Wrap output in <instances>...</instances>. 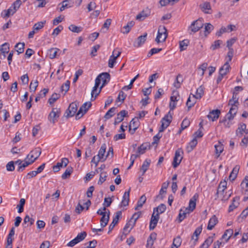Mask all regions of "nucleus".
I'll return each instance as SVG.
<instances>
[{
    "label": "nucleus",
    "instance_id": "nucleus-45",
    "mask_svg": "<svg viewBox=\"0 0 248 248\" xmlns=\"http://www.w3.org/2000/svg\"><path fill=\"white\" fill-rule=\"evenodd\" d=\"M115 110L116 108L115 107L110 108L105 115V119L108 120L111 118L114 115Z\"/></svg>",
    "mask_w": 248,
    "mask_h": 248
},
{
    "label": "nucleus",
    "instance_id": "nucleus-32",
    "mask_svg": "<svg viewBox=\"0 0 248 248\" xmlns=\"http://www.w3.org/2000/svg\"><path fill=\"white\" fill-rule=\"evenodd\" d=\"M146 197L144 195H143L140 197L139 200L138 201L137 206L135 207V210H138L140 208H141L146 202Z\"/></svg>",
    "mask_w": 248,
    "mask_h": 248
},
{
    "label": "nucleus",
    "instance_id": "nucleus-41",
    "mask_svg": "<svg viewBox=\"0 0 248 248\" xmlns=\"http://www.w3.org/2000/svg\"><path fill=\"white\" fill-rule=\"evenodd\" d=\"M213 239L212 237H208L201 245L200 248H208L210 245L213 243Z\"/></svg>",
    "mask_w": 248,
    "mask_h": 248
},
{
    "label": "nucleus",
    "instance_id": "nucleus-44",
    "mask_svg": "<svg viewBox=\"0 0 248 248\" xmlns=\"http://www.w3.org/2000/svg\"><path fill=\"white\" fill-rule=\"evenodd\" d=\"M196 99H197L196 98H193V99L191 100V96H189V97H188V98L187 100L186 103V105L187 107L188 111H189L190 110V109L193 106H194V105H195V104L196 102Z\"/></svg>",
    "mask_w": 248,
    "mask_h": 248
},
{
    "label": "nucleus",
    "instance_id": "nucleus-18",
    "mask_svg": "<svg viewBox=\"0 0 248 248\" xmlns=\"http://www.w3.org/2000/svg\"><path fill=\"white\" fill-rule=\"evenodd\" d=\"M122 215L121 211H118L116 213L115 217L113 218L112 222L109 226V231L108 233L111 232L112 229L114 228L115 226L118 223L119 217Z\"/></svg>",
    "mask_w": 248,
    "mask_h": 248
},
{
    "label": "nucleus",
    "instance_id": "nucleus-42",
    "mask_svg": "<svg viewBox=\"0 0 248 248\" xmlns=\"http://www.w3.org/2000/svg\"><path fill=\"white\" fill-rule=\"evenodd\" d=\"M237 110H236V108H230L229 112L226 115V117L229 120H232L233 119L235 115L236 114Z\"/></svg>",
    "mask_w": 248,
    "mask_h": 248
},
{
    "label": "nucleus",
    "instance_id": "nucleus-57",
    "mask_svg": "<svg viewBox=\"0 0 248 248\" xmlns=\"http://www.w3.org/2000/svg\"><path fill=\"white\" fill-rule=\"evenodd\" d=\"M34 222V219L32 218H31L29 217V215H26L24 219V222L22 224V225L24 228H26V226H24V224H26L27 223H30V226L32 225Z\"/></svg>",
    "mask_w": 248,
    "mask_h": 248
},
{
    "label": "nucleus",
    "instance_id": "nucleus-63",
    "mask_svg": "<svg viewBox=\"0 0 248 248\" xmlns=\"http://www.w3.org/2000/svg\"><path fill=\"white\" fill-rule=\"evenodd\" d=\"M126 96V95L125 94L123 91H121L119 92L118 96L116 100V102H118L119 101H121L122 102H123L124 100L125 97Z\"/></svg>",
    "mask_w": 248,
    "mask_h": 248
},
{
    "label": "nucleus",
    "instance_id": "nucleus-26",
    "mask_svg": "<svg viewBox=\"0 0 248 248\" xmlns=\"http://www.w3.org/2000/svg\"><path fill=\"white\" fill-rule=\"evenodd\" d=\"M230 66L228 62H225V63L220 68L219 71V74L226 75L229 71Z\"/></svg>",
    "mask_w": 248,
    "mask_h": 248
},
{
    "label": "nucleus",
    "instance_id": "nucleus-64",
    "mask_svg": "<svg viewBox=\"0 0 248 248\" xmlns=\"http://www.w3.org/2000/svg\"><path fill=\"white\" fill-rule=\"evenodd\" d=\"M241 186L243 189H246V191H248L247 188L248 187V176H246L242 181Z\"/></svg>",
    "mask_w": 248,
    "mask_h": 248
},
{
    "label": "nucleus",
    "instance_id": "nucleus-16",
    "mask_svg": "<svg viewBox=\"0 0 248 248\" xmlns=\"http://www.w3.org/2000/svg\"><path fill=\"white\" fill-rule=\"evenodd\" d=\"M220 112V110L218 109L213 110L209 112L207 117L209 120L215 121L218 118Z\"/></svg>",
    "mask_w": 248,
    "mask_h": 248
},
{
    "label": "nucleus",
    "instance_id": "nucleus-53",
    "mask_svg": "<svg viewBox=\"0 0 248 248\" xmlns=\"http://www.w3.org/2000/svg\"><path fill=\"white\" fill-rule=\"evenodd\" d=\"M189 124V120L186 118L184 119L181 124V129H180L179 133H181L182 131L187 128Z\"/></svg>",
    "mask_w": 248,
    "mask_h": 248
},
{
    "label": "nucleus",
    "instance_id": "nucleus-31",
    "mask_svg": "<svg viewBox=\"0 0 248 248\" xmlns=\"http://www.w3.org/2000/svg\"><path fill=\"white\" fill-rule=\"evenodd\" d=\"M60 50L57 48H51L48 50L47 54L49 58L52 59L56 57L57 54Z\"/></svg>",
    "mask_w": 248,
    "mask_h": 248
},
{
    "label": "nucleus",
    "instance_id": "nucleus-39",
    "mask_svg": "<svg viewBox=\"0 0 248 248\" xmlns=\"http://www.w3.org/2000/svg\"><path fill=\"white\" fill-rule=\"evenodd\" d=\"M73 168L72 167L69 166L65 172L62 174V179H66L69 177L71 173L73 172Z\"/></svg>",
    "mask_w": 248,
    "mask_h": 248
},
{
    "label": "nucleus",
    "instance_id": "nucleus-6",
    "mask_svg": "<svg viewBox=\"0 0 248 248\" xmlns=\"http://www.w3.org/2000/svg\"><path fill=\"white\" fill-rule=\"evenodd\" d=\"M78 107V103L77 102H74L70 104L68 109L65 111V117L69 118L74 116L77 111Z\"/></svg>",
    "mask_w": 248,
    "mask_h": 248
},
{
    "label": "nucleus",
    "instance_id": "nucleus-61",
    "mask_svg": "<svg viewBox=\"0 0 248 248\" xmlns=\"http://www.w3.org/2000/svg\"><path fill=\"white\" fill-rule=\"evenodd\" d=\"M38 86V81L37 80H35L33 82L32 81L31 82L30 85V91L35 92Z\"/></svg>",
    "mask_w": 248,
    "mask_h": 248
},
{
    "label": "nucleus",
    "instance_id": "nucleus-37",
    "mask_svg": "<svg viewBox=\"0 0 248 248\" xmlns=\"http://www.w3.org/2000/svg\"><path fill=\"white\" fill-rule=\"evenodd\" d=\"M166 209V206L165 204L162 203L160 204L158 207L154 208L153 213H155L156 212V213H158L159 215L160 214L164 213Z\"/></svg>",
    "mask_w": 248,
    "mask_h": 248
},
{
    "label": "nucleus",
    "instance_id": "nucleus-21",
    "mask_svg": "<svg viewBox=\"0 0 248 248\" xmlns=\"http://www.w3.org/2000/svg\"><path fill=\"white\" fill-rule=\"evenodd\" d=\"M246 125L245 124H241L239 125V126L237 129L236 131V135L241 137L242 136L243 133L245 132L246 133H248V132L246 131Z\"/></svg>",
    "mask_w": 248,
    "mask_h": 248
},
{
    "label": "nucleus",
    "instance_id": "nucleus-10",
    "mask_svg": "<svg viewBox=\"0 0 248 248\" xmlns=\"http://www.w3.org/2000/svg\"><path fill=\"white\" fill-rule=\"evenodd\" d=\"M198 197V195L196 193L190 199L188 206L186 208V211H188L191 212L195 209L196 205V202Z\"/></svg>",
    "mask_w": 248,
    "mask_h": 248
},
{
    "label": "nucleus",
    "instance_id": "nucleus-47",
    "mask_svg": "<svg viewBox=\"0 0 248 248\" xmlns=\"http://www.w3.org/2000/svg\"><path fill=\"white\" fill-rule=\"evenodd\" d=\"M190 212L188 211H183L182 209L180 211V213L178 216V221L179 222H182L186 217V215L187 214H189Z\"/></svg>",
    "mask_w": 248,
    "mask_h": 248
},
{
    "label": "nucleus",
    "instance_id": "nucleus-22",
    "mask_svg": "<svg viewBox=\"0 0 248 248\" xmlns=\"http://www.w3.org/2000/svg\"><path fill=\"white\" fill-rule=\"evenodd\" d=\"M217 222V218L215 215L213 216L209 221L207 229L209 230H212Z\"/></svg>",
    "mask_w": 248,
    "mask_h": 248
},
{
    "label": "nucleus",
    "instance_id": "nucleus-35",
    "mask_svg": "<svg viewBox=\"0 0 248 248\" xmlns=\"http://www.w3.org/2000/svg\"><path fill=\"white\" fill-rule=\"evenodd\" d=\"M9 50V44L7 43H5L1 45L0 51L1 54L3 55L4 58L5 57V54L8 53Z\"/></svg>",
    "mask_w": 248,
    "mask_h": 248
},
{
    "label": "nucleus",
    "instance_id": "nucleus-5",
    "mask_svg": "<svg viewBox=\"0 0 248 248\" xmlns=\"http://www.w3.org/2000/svg\"><path fill=\"white\" fill-rule=\"evenodd\" d=\"M92 103L91 102H87L84 103L79 108V109L78 111L76 118V119H79L87 111L89 108L91 107Z\"/></svg>",
    "mask_w": 248,
    "mask_h": 248
},
{
    "label": "nucleus",
    "instance_id": "nucleus-40",
    "mask_svg": "<svg viewBox=\"0 0 248 248\" xmlns=\"http://www.w3.org/2000/svg\"><path fill=\"white\" fill-rule=\"evenodd\" d=\"M183 81L182 76L180 74H178L176 77V81L173 83L174 86L177 89L180 88L181 83H182Z\"/></svg>",
    "mask_w": 248,
    "mask_h": 248
},
{
    "label": "nucleus",
    "instance_id": "nucleus-36",
    "mask_svg": "<svg viewBox=\"0 0 248 248\" xmlns=\"http://www.w3.org/2000/svg\"><path fill=\"white\" fill-rule=\"evenodd\" d=\"M151 163V160L150 159H146L141 167V170H142V175H143L146 170L148 169L150 164Z\"/></svg>",
    "mask_w": 248,
    "mask_h": 248
},
{
    "label": "nucleus",
    "instance_id": "nucleus-2",
    "mask_svg": "<svg viewBox=\"0 0 248 248\" xmlns=\"http://www.w3.org/2000/svg\"><path fill=\"white\" fill-rule=\"evenodd\" d=\"M168 37L167 30L165 26H160L158 27L157 35L155 39V42L159 44L166 41Z\"/></svg>",
    "mask_w": 248,
    "mask_h": 248
},
{
    "label": "nucleus",
    "instance_id": "nucleus-23",
    "mask_svg": "<svg viewBox=\"0 0 248 248\" xmlns=\"http://www.w3.org/2000/svg\"><path fill=\"white\" fill-rule=\"evenodd\" d=\"M200 7L202 11L205 14H211L209 10H211V5L209 2H204L202 4L200 5Z\"/></svg>",
    "mask_w": 248,
    "mask_h": 248
},
{
    "label": "nucleus",
    "instance_id": "nucleus-38",
    "mask_svg": "<svg viewBox=\"0 0 248 248\" xmlns=\"http://www.w3.org/2000/svg\"><path fill=\"white\" fill-rule=\"evenodd\" d=\"M109 215H104L102 216L100 219V225L102 228L105 227L107 226L109 221Z\"/></svg>",
    "mask_w": 248,
    "mask_h": 248
},
{
    "label": "nucleus",
    "instance_id": "nucleus-55",
    "mask_svg": "<svg viewBox=\"0 0 248 248\" xmlns=\"http://www.w3.org/2000/svg\"><path fill=\"white\" fill-rule=\"evenodd\" d=\"M139 74H138L136 75L131 81L128 85L124 86L123 87L122 90L124 91H128L130 89H131L132 87L133 84L134 82V81L139 78Z\"/></svg>",
    "mask_w": 248,
    "mask_h": 248
},
{
    "label": "nucleus",
    "instance_id": "nucleus-28",
    "mask_svg": "<svg viewBox=\"0 0 248 248\" xmlns=\"http://www.w3.org/2000/svg\"><path fill=\"white\" fill-rule=\"evenodd\" d=\"M149 146H150L148 143H142L138 147L137 151V153H138L139 155L143 154L145 152L147 148H149Z\"/></svg>",
    "mask_w": 248,
    "mask_h": 248
},
{
    "label": "nucleus",
    "instance_id": "nucleus-1",
    "mask_svg": "<svg viewBox=\"0 0 248 248\" xmlns=\"http://www.w3.org/2000/svg\"><path fill=\"white\" fill-rule=\"evenodd\" d=\"M20 6V5L18 0H16L8 9L5 10L2 12L1 16L3 18H5L13 15L19 9Z\"/></svg>",
    "mask_w": 248,
    "mask_h": 248
},
{
    "label": "nucleus",
    "instance_id": "nucleus-20",
    "mask_svg": "<svg viewBox=\"0 0 248 248\" xmlns=\"http://www.w3.org/2000/svg\"><path fill=\"white\" fill-rule=\"evenodd\" d=\"M240 198L238 196H236L232 199V203L229 206L228 212H231L234 209L237 208L239 204V201Z\"/></svg>",
    "mask_w": 248,
    "mask_h": 248
},
{
    "label": "nucleus",
    "instance_id": "nucleus-11",
    "mask_svg": "<svg viewBox=\"0 0 248 248\" xmlns=\"http://www.w3.org/2000/svg\"><path fill=\"white\" fill-rule=\"evenodd\" d=\"M150 13V10L149 8H146V9L143 10L141 12H140L138 15H137L136 19L142 21L147 17L149 16Z\"/></svg>",
    "mask_w": 248,
    "mask_h": 248
},
{
    "label": "nucleus",
    "instance_id": "nucleus-33",
    "mask_svg": "<svg viewBox=\"0 0 248 248\" xmlns=\"http://www.w3.org/2000/svg\"><path fill=\"white\" fill-rule=\"evenodd\" d=\"M204 93V87L202 86H200L196 91V94L193 95V98H196L200 99L202 98Z\"/></svg>",
    "mask_w": 248,
    "mask_h": 248
},
{
    "label": "nucleus",
    "instance_id": "nucleus-30",
    "mask_svg": "<svg viewBox=\"0 0 248 248\" xmlns=\"http://www.w3.org/2000/svg\"><path fill=\"white\" fill-rule=\"evenodd\" d=\"M227 188V182L226 181H221L218 186L217 194L221 193H224L225 190Z\"/></svg>",
    "mask_w": 248,
    "mask_h": 248
},
{
    "label": "nucleus",
    "instance_id": "nucleus-48",
    "mask_svg": "<svg viewBox=\"0 0 248 248\" xmlns=\"http://www.w3.org/2000/svg\"><path fill=\"white\" fill-rule=\"evenodd\" d=\"M25 44L24 43H18L15 46V48H16V51L17 52L18 54L22 53L24 52Z\"/></svg>",
    "mask_w": 248,
    "mask_h": 248
},
{
    "label": "nucleus",
    "instance_id": "nucleus-54",
    "mask_svg": "<svg viewBox=\"0 0 248 248\" xmlns=\"http://www.w3.org/2000/svg\"><path fill=\"white\" fill-rule=\"evenodd\" d=\"M112 202V200L110 198H105L104 199V202L103 204L104 206L102 208V210L104 211H106L107 210L106 207H109L110 205Z\"/></svg>",
    "mask_w": 248,
    "mask_h": 248
},
{
    "label": "nucleus",
    "instance_id": "nucleus-12",
    "mask_svg": "<svg viewBox=\"0 0 248 248\" xmlns=\"http://www.w3.org/2000/svg\"><path fill=\"white\" fill-rule=\"evenodd\" d=\"M159 218V217L158 213H156L155 215V213H153L150 222L149 228L150 230H153L155 228Z\"/></svg>",
    "mask_w": 248,
    "mask_h": 248
},
{
    "label": "nucleus",
    "instance_id": "nucleus-58",
    "mask_svg": "<svg viewBox=\"0 0 248 248\" xmlns=\"http://www.w3.org/2000/svg\"><path fill=\"white\" fill-rule=\"evenodd\" d=\"M31 153H32L34 156H35L33 159H34V161L38 158L41 154V149L40 147L35 148L34 150L31 152Z\"/></svg>",
    "mask_w": 248,
    "mask_h": 248
},
{
    "label": "nucleus",
    "instance_id": "nucleus-17",
    "mask_svg": "<svg viewBox=\"0 0 248 248\" xmlns=\"http://www.w3.org/2000/svg\"><path fill=\"white\" fill-rule=\"evenodd\" d=\"M135 223L130 219L126 224L124 228L123 234L126 236L127 235L135 226Z\"/></svg>",
    "mask_w": 248,
    "mask_h": 248
},
{
    "label": "nucleus",
    "instance_id": "nucleus-51",
    "mask_svg": "<svg viewBox=\"0 0 248 248\" xmlns=\"http://www.w3.org/2000/svg\"><path fill=\"white\" fill-rule=\"evenodd\" d=\"M69 29L73 32L79 33L82 31V27H78L74 24L69 26Z\"/></svg>",
    "mask_w": 248,
    "mask_h": 248
},
{
    "label": "nucleus",
    "instance_id": "nucleus-29",
    "mask_svg": "<svg viewBox=\"0 0 248 248\" xmlns=\"http://www.w3.org/2000/svg\"><path fill=\"white\" fill-rule=\"evenodd\" d=\"M215 148L217 157H218L224 150L223 145L220 141H218L217 144L215 145Z\"/></svg>",
    "mask_w": 248,
    "mask_h": 248
},
{
    "label": "nucleus",
    "instance_id": "nucleus-4",
    "mask_svg": "<svg viewBox=\"0 0 248 248\" xmlns=\"http://www.w3.org/2000/svg\"><path fill=\"white\" fill-rule=\"evenodd\" d=\"M98 76L100 78L101 80L102 81L103 83L102 85L100 87L98 92L97 93H96L95 95L94 96V99H95L97 95H98V94L101 92L102 88L109 81L110 78V75L107 72L102 73L99 75Z\"/></svg>",
    "mask_w": 248,
    "mask_h": 248
},
{
    "label": "nucleus",
    "instance_id": "nucleus-9",
    "mask_svg": "<svg viewBox=\"0 0 248 248\" xmlns=\"http://www.w3.org/2000/svg\"><path fill=\"white\" fill-rule=\"evenodd\" d=\"M183 153L182 151L178 149L175 151V155L173 158L172 165L174 168H176L181 163L182 157L181 156V153Z\"/></svg>",
    "mask_w": 248,
    "mask_h": 248
},
{
    "label": "nucleus",
    "instance_id": "nucleus-8",
    "mask_svg": "<svg viewBox=\"0 0 248 248\" xmlns=\"http://www.w3.org/2000/svg\"><path fill=\"white\" fill-rule=\"evenodd\" d=\"M139 125L140 121L139 120V118L136 117L131 121L129 125V131L131 134H133L135 132Z\"/></svg>",
    "mask_w": 248,
    "mask_h": 248
},
{
    "label": "nucleus",
    "instance_id": "nucleus-25",
    "mask_svg": "<svg viewBox=\"0 0 248 248\" xmlns=\"http://www.w3.org/2000/svg\"><path fill=\"white\" fill-rule=\"evenodd\" d=\"M240 167L238 165L235 166L229 175V179L231 181H233L236 178L238 173Z\"/></svg>",
    "mask_w": 248,
    "mask_h": 248
},
{
    "label": "nucleus",
    "instance_id": "nucleus-52",
    "mask_svg": "<svg viewBox=\"0 0 248 248\" xmlns=\"http://www.w3.org/2000/svg\"><path fill=\"white\" fill-rule=\"evenodd\" d=\"M202 230V225H201V226L198 227L194 231V232L193 233V235L191 237V239H194V236H196V238L195 239V242H197V241L198 240V236L201 233Z\"/></svg>",
    "mask_w": 248,
    "mask_h": 248
},
{
    "label": "nucleus",
    "instance_id": "nucleus-19",
    "mask_svg": "<svg viewBox=\"0 0 248 248\" xmlns=\"http://www.w3.org/2000/svg\"><path fill=\"white\" fill-rule=\"evenodd\" d=\"M147 33H144L143 35L140 36L136 42H134V45L135 46L139 47L141 45L143 44L146 40Z\"/></svg>",
    "mask_w": 248,
    "mask_h": 248
},
{
    "label": "nucleus",
    "instance_id": "nucleus-7",
    "mask_svg": "<svg viewBox=\"0 0 248 248\" xmlns=\"http://www.w3.org/2000/svg\"><path fill=\"white\" fill-rule=\"evenodd\" d=\"M61 110L60 108H53L49 113L48 119L50 123L55 124L57 119L60 117Z\"/></svg>",
    "mask_w": 248,
    "mask_h": 248
},
{
    "label": "nucleus",
    "instance_id": "nucleus-3",
    "mask_svg": "<svg viewBox=\"0 0 248 248\" xmlns=\"http://www.w3.org/2000/svg\"><path fill=\"white\" fill-rule=\"evenodd\" d=\"M203 26V19L201 18L193 21L189 27V30L191 32L194 33L202 28Z\"/></svg>",
    "mask_w": 248,
    "mask_h": 248
},
{
    "label": "nucleus",
    "instance_id": "nucleus-62",
    "mask_svg": "<svg viewBox=\"0 0 248 248\" xmlns=\"http://www.w3.org/2000/svg\"><path fill=\"white\" fill-rule=\"evenodd\" d=\"M70 84V82L69 80H67L61 86V91L62 92L64 91V94L69 90Z\"/></svg>",
    "mask_w": 248,
    "mask_h": 248
},
{
    "label": "nucleus",
    "instance_id": "nucleus-27",
    "mask_svg": "<svg viewBox=\"0 0 248 248\" xmlns=\"http://www.w3.org/2000/svg\"><path fill=\"white\" fill-rule=\"evenodd\" d=\"M197 140L196 139V138H194L189 143L188 145L187 146L186 148V150L187 153L191 152L194 148L196 147V146L197 144Z\"/></svg>",
    "mask_w": 248,
    "mask_h": 248
},
{
    "label": "nucleus",
    "instance_id": "nucleus-56",
    "mask_svg": "<svg viewBox=\"0 0 248 248\" xmlns=\"http://www.w3.org/2000/svg\"><path fill=\"white\" fill-rule=\"evenodd\" d=\"M45 23L46 21L38 22L33 25L32 29L34 31H38L44 27Z\"/></svg>",
    "mask_w": 248,
    "mask_h": 248
},
{
    "label": "nucleus",
    "instance_id": "nucleus-34",
    "mask_svg": "<svg viewBox=\"0 0 248 248\" xmlns=\"http://www.w3.org/2000/svg\"><path fill=\"white\" fill-rule=\"evenodd\" d=\"M34 162V159H31V160L29 161H26L25 160L24 162L22 165L19 166L18 168L17 169V171H22L24 170L25 168L33 163Z\"/></svg>",
    "mask_w": 248,
    "mask_h": 248
},
{
    "label": "nucleus",
    "instance_id": "nucleus-15",
    "mask_svg": "<svg viewBox=\"0 0 248 248\" xmlns=\"http://www.w3.org/2000/svg\"><path fill=\"white\" fill-rule=\"evenodd\" d=\"M127 114V111L125 110H123L121 111L119 113L117 114V117L115 119V121L114 122V125H117L120 122H121L123 120L124 117Z\"/></svg>",
    "mask_w": 248,
    "mask_h": 248
},
{
    "label": "nucleus",
    "instance_id": "nucleus-13",
    "mask_svg": "<svg viewBox=\"0 0 248 248\" xmlns=\"http://www.w3.org/2000/svg\"><path fill=\"white\" fill-rule=\"evenodd\" d=\"M115 50L113 51L112 54L110 56L108 60V66L110 68H113L114 67V64L116 62V59L120 56L121 53V51H118L117 55L115 56L114 52H115Z\"/></svg>",
    "mask_w": 248,
    "mask_h": 248
},
{
    "label": "nucleus",
    "instance_id": "nucleus-43",
    "mask_svg": "<svg viewBox=\"0 0 248 248\" xmlns=\"http://www.w3.org/2000/svg\"><path fill=\"white\" fill-rule=\"evenodd\" d=\"M106 145L104 143L102 145L97 155V157H100L101 159H104V154L106 152Z\"/></svg>",
    "mask_w": 248,
    "mask_h": 248
},
{
    "label": "nucleus",
    "instance_id": "nucleus-24",
    "mask_svg": "<svg viewBox=\"0 0 248 248\" xmlns=\"http://www.w3.org/2000/svg\"><path fill=\"white\" fill-rule=\"evenodd\" d=\"M130 191V188L128 190L125 191L123 195V200L121 202V205L124 206H127L128 204L129 201V194Z\"/></svg>",
    "mask_w": 248,
    "mask_h": 248
},
{
    "label": "nucleus",
    "instance_id": "nucleus-46",
    "mask_svg": "<svg viewBox=\"0 0 248 248\" xmlns=\"http://www.w3.org/2000/svg\"><path fill=\"white\" fill-rule=\"evenodd\" d=\"M107 176L108 174L107 172L104 171H101L100 174L99 180L98 181L97 184L100 185H102L106 180Z\"/></svg>",
    "mask_w": 248,
    "mask_h": 248
},
{
    "label": "nucleus",
    "instance_id": "nucleus-50",
    "mask_svg": "<svg viewBox=\"0 0 248 248\" xmlns=\"http://www.w3.org/2000/svg\"><path fill=\"white\" fill-rule=\"evenodd\" d=\"M189 41L188 40H184L179 42V47L181 51L186 50L188 46Z\"/></svg>",
    "mask_w": 248,
    "mask_h": 248
},
{
    "label": "nucleus",
    "instance_id": "nucleus-59",
    "mask_svg": "<svg viewBox=\"0 0 248 248\" xmlns=\"http://www.w3.org/2000/svg\"><path fill=\"white\" fill-rule=\"evenodd\" d=\"M60 94L56 93H53L51 97L48 99V102L50 104H53L60 97Z\"/></svg>",
    "mask_w": 248,
    "mask_h": 248
},
{
    "label": "nucleus",
    "instance_id": "nucleus-60",
    "mask_svg": "<svg viewBox=\"0 0 248 248\" xmlns=\"http://www.w3.org/2000/svg\"><path fill=\"white\" fill-rule=\"evenodd\" d=\"M25 203V200L23 198L20 199L19 204L17 205V208H18V212L21 213L23 212L24 205Z\"/></svg>",
    "mask_w": 248,
    "mask_h": 248
},
{
    "label": "nucleus",
    "instance_id": "nucleus-49",
    "mask_svg": "<svg viewBox=\"0 0 248 248\" xmlns=\"http://www.w3.org/2000/svg\"><path fill=\"white\" fill-rule=\"evenodd\" d=\"M233 233V231L232 229H228L223 234V235L222 236V238H226V237H227V238L226 239V242H227L229 240V239L231 237V236L232 235Z\"/></svg>",
    "mask_w": 248,
    "mask_h": 248
},
{
    "label": "nucleus",
    "instance_id": "nucleus-14",
    "mask_svg": "<svg viewBox=\"0 0 248 248\" xmlns=\"http://www.w3.org/2000/svg\"><path fill=\"white\" fill-rule=\"evenodd\" d=\"M172 119V115L170 111H169L168 113L165 115V116L162 119L161 121V124H164L165 126L167 128L171 122Z\"/></svg>",
    "mask_w": 248,
    "mask_h": 248
}]
</instances>
